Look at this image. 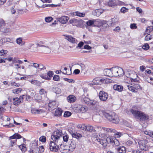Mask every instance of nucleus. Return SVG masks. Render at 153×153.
<instances>
[{
  "label": "nucleus",
  "mask_w": 153,
  "mask_h": 153,
  "mask_svg": "<svg viewBox=\"0 0 153 153\" xmlns=\"http://www.w3.org/2000/svg\"><path fill=\"white\" fill-rule=\"evenodd\" d=\"M114 137H108L106 139H100L97 136L94 138V143L98 145H101L103 146H107L108 143H114Z\"/></svg>",
  "instance_id": "f257e3e1"
},
{
  "label": "nucleus",
  "mask_w": 153,
  "mask_h": 153,
  "mask_svg": "<svg viewBox=\"0 0 153 153\" xmlns=\"http://www.w3.org/2000/svg\"><path fill=\"white\" fill-rule=\"evenodd\" d=\"M102 114L103 117L114 123H117L119 121L118 116L113 112L102 111Z\"/></svg>",
  "instance_id": "f03ea898"
},
{
  "label": "nucleus",
  "mask_w": 153,
  "mask_h": 153,
  "mask_svg": "<svg viewBox=\"0 0 153 153\" xmlns=\"http://www.w3.org/2000/svg\"><path fill=\"white\" fill-rule=\"evenodd\" d=\"M130 112L135 117L137 118L140 121L147 120L149 119L148 115L141 111L131 109L130 110Z\"/></svg>",
  "instance_id": "7ed1b4c3"
},
{
  "label": "nucleus",
  "mask_w": 153,
  "mask_h": 153,
  "mask_svg": "<svg viewBox=\"0 0 153 153\" xmlns=\"http://www.w3.org/2000/svg\"><path fill=\"white\" fill-rule=\"evenodd\" d=\"M62 133L59 130L54 131L51 135V139L53 141H51L49 144V146H53L57 145L58 140L59 139L62 137Z\"/></svg>",
  "instance_id": "20e7f679"
},
{
  "label": "nucleus",
  "mask_w": 153,
  "mask_h": 153,
  "mask_svg": "<svg viewBox=\"0 0 153 153\" xmlns=\"http://www.w3.org/2000/svg\"><path fill=\"white\" fill-rule=\"evenodd\" d=\"M138 144L140 149L144 150L145 151L148 150L149 144L147 140L146 139L140 140L138 142Z\"/></svg>",
  "instance_id": "39448f33"
},
{
  "label": "nucleus",
  "mask_w": 153,
  "mask_h": 153,
  "mask_svg": "<svg viewBox=\"0 0 153 153\" xmlns=\"http://www.w3.org/2000/svg\"><path fill=\"white\" fill-rule=\"evenodd\" d=\"M112 70L113 77H116L124 75V72L123 69L121 68L115 67L112 68Z\"/></svg>",
  "instance_id": "423d86ee"
},
{
  "label": "nucleus",
  "mask_w": 153,
  "mask_h": 153,
  "mask_svg": "<svg viewBox=\"0 0 153 153\" xmlns=\"http://www.w3.org/2000/svg\"><path fill=\"white\" fill-rule=\"evenodd\" d=\"M108 94L104 91H100L99 94V99L100 100L105 102L108 98Z\"/></svg>",
  "instance_id": "0eeeda50"
},
{
  "label": "nucleus",
  "mask_w": 153,
  "mask_h": 153,
  "mask_svg": "<svg viewBox=\"0 0 153 153\" xmlns=\"http://www.w3.org/2000/svg\"><path fill=\"white\" fill-rule=\"evenodd\" d=\"M126 76L130 79L131 83L138 80L137 78V75L135 72H128Z\"/></svg>",
  "instance_id": "6e6552de"
},
{
  "label": "nucleus",
  "mask_w": 153,
  "mask_h": 153,
  "mask_svg": "<svg viewBox=\"0 0 153 153\" xmlns=\"http://www.w3.org/2000/svg\"><path fill=\"white\" fill-rule=\"evenodd\" d=\"M5 23L2 19H0V31L3 33H8L10 31L9 29L7 28L5 26Z\"/></svg>",
  "instance_id": "1a4fd4ad"
},
{
  "label": "nucleus",
  "mask_w": 153,
  "mask_h": 153,
  "mask_svg": "<svg viewBox=\"0 0 153 153\" xmlns=\"http://www.w3.org/2000/svg\"><path fill=\"white\" fill-rule=\"evenodd\" d=\"M59 145L60 146H59V149L61 152L68 153L69 152L68 146L65 145L64 144H59Z\"/></svg>",
  "instance_id": "9d476101"
},
{
  "label": "nucleus",
  "mask_w": 153,
  "mask_h": 153,
  "mask_svg": "<svg viewBox=\"0 0 153 153\" xmlns=\"http://www.w3.org/2000/svg\"><path fill=\"white\" fill-rule=\"evenodd\" d=\"M112 68L105 69L104 70V74L105 76L110 77H113Z\"/></svg>",
  "instance_id": "9b49d317"
},
{
  "label": "nucleus",
  "mask_w": 153,
  "mask_h": 153,
  "mask_svg": "<svg viewBox=\"0 0 153 153\" xmlns=\"http://www.w3.org/2000/svg\"><path fill=\"white\" fill-rule=\"evenodd\" d=\"M69 19V17L67 16H63L60 18H58L57 19L62 24H66Z\"/></svg>",
  "instance_id": "f8f14e48"
},
{
  "label": "nucleus",
  "mask_w": 153,
  "mask_h": 153,
  "mask_svg": "<svg viewBox=\"0 0 153 153\" xmlns=\"http://www.w3.org/2000/svg\"><path fill=\"white\" fill-rule=\"evenodd\" d=\"M99 85H101L103 83H110L111 80L106 78H101L99 77Z\"/></svg>",
  "instance_id": "ddd939ff"
},
{
  "label": "nucleus",
  "mask_w": 153,
  "mask_h": 153,
  "mask_svg": "<svg viewBox=\"0 0 153 153\" xmlns=\"http://www.w3.org/2000/svg\"><path fill=\"white\" fill-rule=\"evenodd\" d=\"M140 83L139 80H138L131 83V85L134 86L135 89L137 90V89H141L142 88L140 84Z\"/></svg>",
  "instance_id": "4468645a"
},
{
  "label": "nucleus",
  "mask_w": 153,
  "mask_h": 153,
  "mask_svg": "<svg viewBox=\"0 0 153 153\" xmlns=\"http://www.w3.org/2000/svg\"><path fill=\"white\" fill-rule=\"evenodd\" d=\"M86 24L87 25V26H86V28H88V26H92L93 25H94V26H97L98 27H100L101 26V25L99 24L97 25L96 24V22H95L94 21L91 20L87 22Z\"/></svg>",
  "instance_id": "2eb2a0df"
},
{
  "label": "nucleus",
  "mask_w": 153,
  "mask_h": 153,
  "mask_svg": "<svg viewBox=\"0 0 153 153\" xmlns=\"http://www.w3.org/2000/svg\"><path fill=\"white\" fill-rule=\"evenodd\" d=\"M77 110H79L81 112L84 113L88 110V108L86 106L79 105L77 107Z\"/></svg>",
  "instance_id": "dca6fc26"
},
{
  "label": "nucleus",
  "mask_w": 153,
  "mask_h": 153,
  "mask_svg": "<svg viewBox=\"0 0 153 153\" xmlns=\"http://www.w3.org/2000/svg\"><path fill=\"white\" fill-rule=\"evenodd\" d=\"M117 153H125L126 152V148L123 146H120L116 148Z\"/></svg>",
  "instance_id": "f3484780"
},
{
  "label": "nucleus",
  "mask_w": 153,
  "mask_h": 153,
  "mask_svg": "<svg viewBox=\"0 0 153 153\" xmlns=\"http://www.w3.org/2000/svg\"><path fill=\"white\" fill-rule=\"evenodd\" d=\"M90 100V99L89 98L84 97V96H83L81 99V102L85 104L88 105Z\"/></svg>",
  "instance_id": "a211bd4d"
},
{
  "label": "nucleus",
  "mask_w": 153,
  "mask_h": 153,
  "mask_svg": "<svg viewBox=\"0 0 153 153\" xmlns=\"http://www.w3.org/2000/svg\"><path fill=\"white\" fill-rule=\"evenodd\" d=\"M22 137L21 135L17 133H16L13 135L9 137V140H11L12 139H16L21 138Z\"/></svg>",
  "instance_id": "6ab92c4d"
},
{
  "label": "nucleus",
  "mask_w": 153,
  "mask_h": 153,
  "mask_svg": "<svg viewBox=\"0 0 153 153\" xmlns=\"http://www.w3.org/2000/svg\"><path fill=\"white\" fill-rule=\"evenodd\" d=\"M48 106L51 109L53 110L56 108L57 105L55 101H52L49 102Z\"/></svg>",
  "instance_id": "aec40b11"
},
{
  "label": "nucleus",
  "mask_w": 153,
  "mask_h": 153,
  "mask_svg": "<svg viewBox=\"0 0 153 153\" xmlns=\"http://www.w3.org/2000/svg\"><path fill=\"white\" fill-rule=\"evenodd\" d=\"M123 87L122 86L118 85H114L113 86V88L115 90H117L119 92H121L123 90Z\"/></svg>",
  "instance_id": "412c9836"
},
{
  "label": "nucleus",
  "mask_w": 153,
  "mask_h": 153,
  "mask_svg": "<svg viewBox=\"0 0 153 153\" xmlns=\"http://www.w3.org/2000/svg\"><path fill=\"white\" fill-rule=\"evenodd\" d=\"M62 110L60 108H58L56 109L54 113V115L56 117H60L62 115Z\"/></svg>",
  "instance_id": "4be33fe9"
},
{
  "label": "nucleus",
  "mask_w": 153,
  "mask_h": 153,
  "mask_svg": "<svg viewBox=\"0 0 153 153\" xmlns=\"http://www.w3.org/2000/svg\"><path fill=\"white\" fill-rule=\"evenodd\" d=\"M76 145L75 142L74 141H71L70 144V146H68V149L69 152H72L74 149L76 148Z\"/></svg>",
  "instance_id": "5701e85b"
},
{
  "label": "nucleus",
  "mask_w": 153,
  "mask_h": 153,
  "mask_svg": "<svg viewBox=\"0 0 153 153\" xmlns=\"http://www.w3.org/2000/svg\"><path fill=\"white\" fill-rule=\"evenodd\" d=\"M99 77H96L94 79L91 83L90 84V85H99Z\"/></svg>",
  "instance_id": "b1692460"
},
{
  "label": "nucleus",
  "mask_w": 153,
  "mask_h": 153,
  "mask_svg": "<svg viewBox=\"0 0 153 153\" xmlns=\"http://www.w3.org/2000/svg\"><path fill=\"white\" fill-rule=\"evenodd\" d=\"M65 39L68 41L73 43H76L75 39L72 37L71 36H65Z\"/></svg>",
  "instance_id": "393cba45"
},
{
  "label": "nucleus",
  "mask_w": 153,
  "mask_h": 153,
  "mask_svg": "<svg viewBox=\"0 0 153 153\" xmlns=\"http://www.w3.org/2000/svg\"><path fill=\"white\" fill-rule=\"evenodd\" d=\"M13 105L16 106L19 105L22 103L21 101L19 99L18 97L13 98Z\"/></svg>",
  "instance_id": "a878e982"
},
{
  "label": "nucleus",
  "mask_w": 153,
  "mask_h": 153,
  "mask_svg": "<svg viewBox=\"0 0 153 153\" xmlns=\"http://www.w3.org/2000/svg\"><path fill=\"white\" fill-rule=\"evenodd\" d=\"M76 98L72 95L69 96L67 98L68 101L70 102H74Z\"/></svg>",
  "instance_id": "bb28decb"
},
{
  "label": "nucleus",
  "mask_w": 153,
  "mask_h": 153,
  "mask_svg": "<svg viewBox=\"0 0 153 153\" xmlns=\"http://www.w3.org/2000/svg\"><path fill=\"white\" fill-rule=\"evenodd\" d=\"M31 112L33 114H39L40 113L43 112V110L40 109H37L36 108H33L31 110Z\"/></svg>",
  "instance_id": "cd10ccee"
},
{
  "label": "nucleus",
  "mask_w": 153,
  "mask_h": 153,
  "mask_svg": "<svg viewBox=\"0 0 153 153\" xmlns=\"http://www.w3.org/2000/svg\"><path fill=\"white\" fill-rule=\"evenodd\" d=\"M59 148V144L50 147V149L51 151L57 152Z\"/></svg>",
  "instance_id": "c85d7f7f"
},
{
  "label": "nucleus",
  "mask_w": 153,
  "mask_h": 153,
  "mask_svg": "<svg viewBox=\"0 0 153 153\" xmlns=\"http://www.w3.org/2000/svg\"><path fill=\"white\" fill-rule=\"evenodd\" d=\"M71 135L73 137L77 139H79L82 137L81 134L76 132H74V133H71Z\"/></svg>",
  "instance_id": "c756f323"
},
{
  "label": "nucleus",
  "mask_w": 153,
  "mask_h": 153,
  "mask_svg": "<svg viewBox=\"0 0 153 153\" xmlns=\"http://www.w3.org/2000/svg\"><path fill=\"white\" fill-rule=\"evenodd\" d=\"M52 91L56 94H59L60 93L61 89L59 88L56 87H54L52 88Z\"/></svg>",
  "instance_id": "7c9ffc66"
},
{
  "label": "nucleus",
  "mask_w": 153,
  "mask_h": 153,
  "mask_svg": "<svg viewBox=\"0 0 153 153\" xmlns=\"http://www.w3.org/2000/svg\"><path fill=\"white\" fill-rule=\"evenodd\" d=\"M74 15L80 17H84L85 16V13H80L78 11L74 12Z\"/></svg>",
  "instance_id": "2f4dec72"
},
{
  "label": "nucleus",
  "mask_w": 153,
  "mask_h": 153,
  "mask_svg": "<svg viewBox=\"0 0 153 153\" xmlns=\"http://www.w3.org/2000/svg\"><path fill=\"white\" fill-rule=\"evenodd\" d=\"M51 49L48 47L44 46L43 49V51L45 53H48L51 51Z\"/></svg>",
  "instance_id": "473e14b6"
},
{
  "label": "nucleus",
  "mask_w": 153,
  "mask_h": 153,
  "mask_svg": "<svg viewBox=\"0 0 153 153\" xmlns=\"http://www.w3.org/2000/svg\"><path fill=\"white\" fill-rule=\"evenodd\" d=\"M31 82L32 84L36 85L38 86H40L41 84L40 82L37 80H32Z\"/></svg>",
  "instance_id": "72a5a7b5"
},
{
  "label": "nucleus",
  "mask_w": 153,
  "mask_h": 153,
  "mask_svg": "<svg viewBox=\"0 0 153 153\" xmlns=\"http://www.w3.org/2000/svg\"><path fill=\"white\" fill-rule=\"evenodd\" d=\"M107 5L109 7H112L115 6L116 5V4L115 3L113 0H109V1L107 3Z\"/></svg>",
  "instance_id": "f704fd0d"
},
{
  "label": "nucleus",
  "mask_w": 153,
  "mask_h": 153,
  "mask_svg": "<svg viewBox=\"0 0 153 153\" xmlns=\"http://www.w3.org/2000/svg\"><path fill=\"white\" fill-rule=\"evenodd\" d=\"M22 38H17L16 40V42L19 45H24V43H22Z\"/></svg>",
  "instance_id": "c9c22d12"
},
{
  "label": "nucleus",
  "mask_w": 153,
  "mask_h": 153,
  "mask_svg": "<svg viewBox=\"0 0 153 153\" xmlns=\"http://www.w3.org/2000/svg\"><path fill=\"white\" fill-rule=\"evenodd\" d=\"M128 89L133 92H137V90L135 89V88L133 86H131L129 85H128L127 86Z\"/></svg>",
  "instance_id": "e433bc0d"
},
{
  "label": "nucleus",
  "mask_w": 153,
  "mask_h": 153,
  "mask_svg": "<svg viewBox=\"0 0 153 153\" xmlns=\"http://www.w3.org/2000/svg\"><path fill=\"white\" fill-rule=\"evenodd\" d=\"M98 102L96 100H90L89 103L88 104L89 105L92 106L97 105L98 104Z\"/></svg>",
  "instance_id": "4c0bfd02"
},
{
  "label": "nucleus",
  "mask_w": 153,
  "mask_h": 153,
  "mask_svg": "<svg viewBox=\"0 0 153 153\" xmlns=\"http://www.w3.org/2000/svg\"><path fill=\"white\" fill-rule=\"evenodd\" d=\"M13 63H19V64H22L23 62L21 60H19L17 58H14L13 60Z\"/></svg>",
  "instance_id": "58836bf2"
},
{
  "label": "nucleus",
  "mask_w": 153,
  "mask_h": 153,
  "mask_svg": "<svg viewBox=\"0 0 153 153\" xmlns=\"http://www.w3.org/2000/svg\"><path fill=\"white\" fill-rule=\"evenodd\" d=\"M104 130L107 132H115V130L114 129L111 128H104Z\"/></svg>",
  "instance_id": "ea45409f"
},
{
  "label": "nucleus",
  "mask_w": 153,
  "mask_h": 153,
  "mask_svg": "<svg viewBox=\"0 0 153 153\" xmlns=\"http://www.w3.org/2000/svg\"><path fill=\"white\" fill-rule=\"evenodd\" d=\"M46 67L42 64H39L38 68L37 70L38 71H41L42 70L45 69Z\"/></svg>",
  "instance_id": "a19ab883"
},
{
  "label": "nucleus",
  "mask_w": 153,
  "mask_h": 153,
  "mask_svg": "<svg viewBox=\"0 0 153 153\" xmlns=\"http://www.w3.org/2000/svg\"><path fill=\"white\" fill-rule=\"evenodd\" d=\"M25 144H23L19 146V148L23 152H25L26 150V147L25 146Z\"/></svg>",
  "instance_id": "79ce46f5"
},
{
  "label": "nucleus",
  "mask_w": 153,
  "mask_h": 153,
  "mask_svg": "<svg viewBox=\"0 0 153 153\" xmlns=\"http://www.w3.org/2000/svg\"><path fill=\"white\" fill-rule=\"evenodd\" d=\"M79 67H78L79 68H81L82 69V71H83L85 73V65L83 64L80 63L79 65Z\"/></svg>",
  "instance_id": "37998d69"
},
{
  "label": "nucleus",
  "mask_w": 153,
  "mask_h": 153,
  "mask_svg": "<svg viewBox=\"0 0 153 153\" xmlns=\"http://www.w3.org/2000/svg\"><path fill=\"white\" fill-rule=\"evenodd\" d=\"M94 128L91 126H87V131L92 132L94 131Z\"/></svg>",
  "instance_id": "c03bdc74"
},
{
  "label": "nucleus",
  "mask_w": 153,
  "mask_h": 153,
  "mask_svg": "<svg viewBox=\"0 0 153 153\" xmlns=\"http://www.w3.org/2000/svg\"><path fill=\"white\" fill-rule=\"evenodd\" d=\"M114 134V135L115 137L119 138L121 136V135H123V134L120 132H117L115 130V132H113Z\"/></svg>",
  "instance_id": "a18cd8bd"
},
{
  "label": "nucleus",
  "mask_w": 153,
  "mask_h": 153,
  "mask_svg": "<svg viewBox=\"0 0 153 153\" xmlns=\"http://www.w3.org/2000/svg\"><path fill=\"white\" fill-rule=\"evenodd\" d=\"M71 113L69 111H65L64 113V117H68L71 116Z\"/></svg>",
  "instance_id": "49530a36"
},
{
  "label": "nucleus",
  "mask_w": 153,
  "mask_h": 153,
  "mask_svg": "<svg viewBox=\"0 0 153 153\" xmlns=\"http://www.w3.org/2000/svg\"><path fill=\"white\" fill-rule=\"evenodd\" d=\"M92 13L94 16H98L100 15L101 13V12H99V10H96L95 11H94L92 12Z\"/></svg>",
  "instance_id": "de8ad7c7"
},
{
  "label": "nucleus",
  "mask_w": 153,
  "mask_h": 153,
  "mask_svg": "<svg viewBox=\"0 0 153 153\" xmlns=\"http://www.w3.org/2000/svg\"><path fill=\"white\" fill-rule=\"evenodd\" d=\"M8 51L6 50L2 49L0 51V55L1 56H4L7 54Z\"/></svg>",
  "instance_id": "09e8293b"
},
{
  "label": "nucleus",
  "mask_w": 153,
  "mask_h": 153,
  "mask_svg": "<svg viewBox=\"0 0 153 153\" xmlns=\"http://www.w3.org/2000/svg\"><path fill=\"white\" fill-rule=\"evenodd\" d=\"M22 91V89L19 88L13 90V92L14 94H18Z\"/></svg>",
  "instance_id": "8fccbe9b"
},
{
  "label": "nucleus",
  "mask_w": 153,
  "mask_h": 153,
  "mask_svg": "<svg viewBox=\"0 0 153 153\" xmlns=\"http://www.w3.org/2000/svg\"><path fill=\"white\" fill-rule=\"evenodd\" d=\"M53 19L51 16L46 17L45 18V20L46 22H50L53 20Z\"/></svg>",
  "instance_id": "3c124183"
},
{
  "label": "nucleus",
  "mask_w": 153,
  "mask_h": 153,
  "mask_svg": "<svg viewBox=\"0 0 153 153\" xmlns=\"http://www.w3.org/2000/svg\"><path fill=\"white\" fill-rule=\"evenodd\" d=\"M40 76L42 77V79H45L48 80H50V78L48 77V76H47L46 75H44L43 74H42L40 75Z\"/></svg>",
  "instance_id": "603ef678"
},
{
  "label": "nucleus",
  "mask_w": 153,
  "mask_h": 153,
  "mask_svg": "<svg viewBox=\"0 0 153 153\" xmlns=\"http://www.w3.org/2000/svg\"><path fill=\"white\" fill-rule=\"evenodd\" d=\"M53 75V73L52 71H49L47 73V76H48V77L50 78V79H51V77Z\"/></svg>",
  "instance_id": "864d4df0"
},
{
  "label": "nucleus",
  "mask_w": 153,
  "mask_h": 153,
  "mask_svg": "<svg viewBox=\"0 0 153 153\" xmlns=\"http://www.w3.org/2000/svg\"><path fill=\"white\" fill-rule=\"evenodd\" d=\"M39 140L42 142H45L46 141V137L44 136H42L39 138Z\"/></svg>",
  "instance_id": "5fc2aeb1"
},
{
  "label": "nucleus",
  "mask_w": 153,
  "mask_h": 153,
  "mask_svg": "<svg viewBox=\"0 0 153 153\" xmlns=\"http://www.w3.org/2000/svg\"><path fill=\"white\" fill-rule=\"evenodd\" d=\"M79 127L81 129L85 130V131H86L87 129V126H86L85 124H82L81 125H80Z\"/></svg>",
  "instance_id": "6e6d98bb"
},
{
  "label": "nucleus",
  "mask_w": 153,
  "mask_h": 153,
  "mask_svg": "<svg viewBox=\"0 0 153 153\" xmlns=\"http://www.w3.org/2000/svg\"><path fill=\"white\" fill-rule=\"evenodd\" d=\"M30 148H32L33 149L34 148H35L36 147L38 146L37 143L36 142L30 144Z\"/></svg>",
  "instance_id": "4d7b16f0"
},
{
  "label": "nucleus",
  "mask_w": 153,
  "mask_h": 153,
  "mask_svg": "<svg viewBox=\"0 0 153 153\" xmlns=\"http://www.w3.org/2000/svg\"><path fill=\"white\" fill-rule=\"evenodd\" d=\"M114 144L115 146H117V147L120 145V143L119 141L116 139H114Z\"/></svg>",
  "instance_id": "13d9d810"
},
{
  "label": "nucleus",
  "mask_w": 153,
  "mask_h": 153,
  "mask_svg": "<svg viewBox=\"0 0 153 153\" xmlns=\"http://www.w3.org/2000/svg\"><path fill=\"white\" fill-rule=\"evenodd\" d=\"M10 144L11 145V146H13V145H15L16 144V140L14 139L13 140H10Z\"/></svg>",
  "instance_id": "bf43d9fd"
},
{
  "label": "nucleus",
  "mask_w": 153,
  "mask_h": 153,
  "mask_svg": "<svg viewBox=\"0 0 153 153\" xmlns=\"http://www.w3.org/2000/svg\"><path fill=\"white\" fill-rule=\"evenodd\" d=\"M128 9L125 7H122L120 9V11L122 13H125L127 12Z\"/></svg>",
  "instance_id": "052dcab7"
},
{
  "label": "nucleus",
  "mask_w": 153,
  "mask_h": 153,
  "mask_svg": "<svg viewBox=\"0 0 153 153\" xmlns=\"http://www.w3.org/2000/svg\"><path fill=\"white\" fill-rule=\"evenodd\" d=\"M63 139L64 141L66 142L68 140V136L67 134H64L63 136Z\"/></svg>",
  "instance_id": "680f3d73"
},
{
  "label": "nucleus",
  "mask_w": 153,
  "mask_h": 153,
  "mask_svg": "<svg viewBox=\"0 0 153 153\" xmlns=\"http://www.w3.org/2000/svg\"><path fill=\"white\" fill-rule=\"evenodd\" d=\"M149 48V46L148 44H146L142 47V48L144 50H147Z\"/></svg>",
  "instance_id": "e2e57ef3"
},
{
  "label": "nucleus",
  "mask_w": 153,
  "mask_h": 153,
  "mask_svg": "<svg viewBox=\"0 0 153 153\" xmlns=\"http://www.w3.org/2000/svg\"><path fill=\"white\" fill-rule=\"evenodd\" d=\"M59 76L57 75H55L53 77V79L54 81H59Z\"/></svg>",
  "instance_id": "0e129e2a"
},
{
  "label": "nucleus",
  "mask_w": 153,
  "mask_h": 153,
  "mask_svg": "<svg viewBox=\"0 0 153 153\" xmlns=\"http://www.w3.org/2000/svg\"><path fill=\"white\" fill-rule=\"evenodd\" d=\"M44 44V43L43 42L41 41L39 42V43H37L36 44V46L37 47H43L44 46V45H43V44Z\"/></svg>",
  "instance_id": "69168bd1"
},
{
  "label": "nucleus",
  "mask_w": 153,
  "mask_h": 153,
  "mask_svg": "<svg viewBox=\"0 0 153 153\" xmlns=\"http://www.w3.org/2000/svg\"><path fill=\"white\" fill-rule=\"evenodd\" d=\"M39 151L40 152H42L44 151V147L43 146H39V147L38 148Z\"/></svg>",
  "instance_id": "338daca9"
},
{
  "label": "nucleus",
  "mask_w": 153,
  "mask_h": 153,
  "mask_svg": "<svg viewBox=\"0 0 153 153\" xmlns=\"http://www.w3.org/2000/svg\"><path fill=\"white\" fill-rule=\"evenodd\" d=\"M130 27L131 29H136L137 27L135 24L133 23L130 25Z\"/></svg>",
  "instance_id": "774afa93"
}]
</instances>
